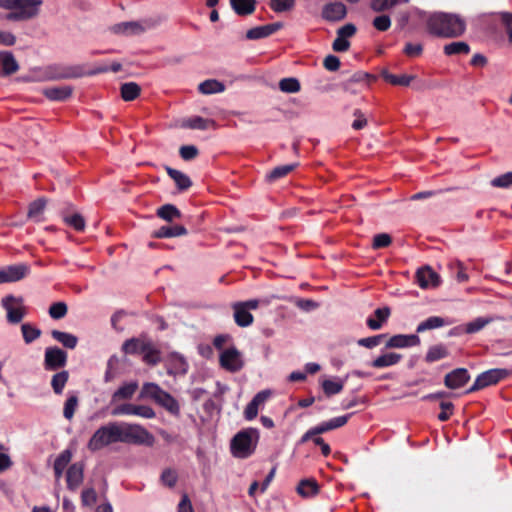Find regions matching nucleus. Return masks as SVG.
Listing matches in <instances>:
<instances>
[{"label":"nucleus","mask_w":512,"mask_h":512,"mask_svg":"<svg viewBox=\"0 0 512 512\" xmlns=\"http://www.w3.org/2000/svg\"><path fill=\"white\" fill-rule=\"evenodd\" d=\"M428 31L442 38H455L461 36L466 29L465 21L457 14L434 13L427 19Z\"/></svg>","instance_id":"f257e3e1"},{"label":"nucleus","mask_w":512,"mask_h":512,"mask_svg":"<svg viewBox=\"0 0 512 512\" xmlns=\"http://www.w3.org/2000/svg\"><path fill=\"white\" fill-rule=\"evenodd\" d=\"M42 0H0V8L9 10L8 21H28L38 16Z\"/></svg>","instance_id":"f03ea898"},{"label":"nucleus","mask_w":512,"mask_h":512,"mask_svg":"<svg viewBox=\"0 0 512 512\" xmlns=\"http://www.w3.org/2000/svg\"><path fill=\"white\" fill-rule=\"evenodd\" d=\"M139 399H151L159 406L166 409L173 415L180 413V406L178 401L168 392L164 391L158 384L153 382L144 383Z\"/></svg>","instance_id":"7ed1b4c3"},{"label":"nucleus","mask_w":512,"mask_h":512,"mask_svg":"<svg viewBox=\"0 0 512 512\" xmlns=\"http://www.w3.org/2000/svg\"><path fill=\"white\" fill-rule=\"evenodd\" d=\"M119 442L135 445L152 446L155 442L154 436L142 425L134 423H118Z\"/></svg>","instance_id":"20e7f679"},{"label":"nucleus","mask_w":512,"mask_h":512,"mask_svg":"<svg viewBox=\"0 0 512 512\" xmlns=\"http://www.w3.org/2000/svg\"><path fill=\"white\" fill-rule=\"evenodd\" d=\"M259 438L256 429H247L237 433L231 441V452L237 458H247L253 454Z\"/></svg>","instance_id":"39448f33"},{"label":"nucleus","mask_w":512,"mask_h":512,"mask_svg":"<svg viewBox=\"0 0 512 512\" xmlns=\"http://www.w3.org/2000/svg\"><path fill=\"white\" fill-rule=\"evenodd\" d=\"M119 428L117 422H110L99 427L91 436L87 443V448L91 452H96L104 447L119 442Z\"/></svg>","instance_id":"423d86ee"},{"label":"nucleus","mask_w":512,"mask_h":512,"mask_svg":"<svg viewBox=\"0 0 512 512\" xmlns=\"http://www.w3.org/2000/svg\"><path fill=\"white\" fill-rule=\"evenodd\" d=\"M509 371L506 369L494 368L487 370L476 378L474 384L470 387L469 392H474L485 387L497 384L500 380L506 378Z\"/></svg>","instance_id":"0eeeda50"},{"label":"nucleus","mask_w":512,"mask_h":512,"mask_svg":"<svg viewBox=\"0 0 512 512\" xmlns=\"http://www.w3.org/2000/svg\"><path fill=\"white\" fill-rule=\"evenodd\" d=\"M219 362L223 369L232 373L240 371L244 366L242 354L234 346L222 350Z\"/></svg>","instance_id":"6e6552de"},{"label":"nucleus","mask_w":512,"mask_h":512,"mask_svg":"<svg viewBox=\"0 0 512 512\" xmlns=\"http://www.w3.org/2000/svg\"><path fill=\"white\" fill-rule=\"evenodd\" d=\"M23 298L7 295L2 299V306L7 312V320L12 324L21 322L24 317Z\"/></svg>","instance_id":"1a4fd4ad"},{"label":"nucleus","mask_w":512,"mask_h":512,"mask_svg":"<svg viewBox=\"0 0 512 512\" xmlns=\"http://www.w3.org/2000/svg\"><path fill=\"white\" fill-rule=\"evenodd\" d=\"M67 358V353L59 347H47L44 354V369L47 371L61 369L66 365Z\"/></svg>","instance_id":"9d476101"},{"label":"nucleus","mask_w":512,"mask_h":512,"mask_svg":"<svg viewBox=\"0 0 512 512\" xmlns=\"http://www.w3.org/2000/svg\"><path fill=\"white\" fill-rule=\"evenodd\" d=\"M30 273V265L18 263L9 265L0 270V284L18 282L26 278Z\"/></svg>","instance_id":"9b49d317"},{"label":"nucleus","mask_w":512,"mask_h":512,"mask_svg":"<svg viewBox=\"0 0 512 512\" xmlns=\"http://www.w3.org/2000/svg\"><path fill=\"white\" fill-rule=\"evenodd\" d=\"M112 415H135L145 419H153L156 416L155 411L146 405H136L132 403H124L112 410Z\"/></svg>","instance_id":"f8f14e48"},{"label":"nucleus","mask_w":512,"mask_h":512,"mask_svg":"<svg viewBox=\"0 0 512 512\" xmlns=\"http://www.w3.org/2000/svg\"><path fill=\"white\" fill-rule=\"evenodd\" d=\"M416 282L422 289L436 288L441 284V278L431 267L419 268L416 272Z\"/></svg>","instance_id":"ddd939ff"},{"label":"nucleus","mask_w":512,"mask_h":512,"mask_svg":"<svg viewBox=\"0 0 512 512\" xmlns=\"http://www.w3.org/2000/svg\"><path fill=\"white\" fill-rule=\"evenodd\" d=\"M84 465L80 462L73 463L66 472L67 488L75 491L83 482Z\"/></svg>","instance_id":"4468645a"},{"label":"nucleus","mask_w":512,"mask_h":512,"mask_svg":"<svg viewBox=\"0 0 512 512\" xmlns=\"http://www.w3.org/2000/svg\"><path fill=\"white\" fill-rule=\"evenodd\" d=\"M470 379V375L465 368H457L448 373L444 378V384L447 388L458 389L464 386Z\"/></svg>","instance_id":"2eb2a0df"},{"label":"nucleus","mask_w":512,"mask_h":512,"mask_svg":"<svg viewBox=\"0 0 512 512\" xmlns=\"http://www.w3.org/2000/svg\"><path fill=\"white\" fill-rule=\"evenodd\" d=\"M283 27V23L281 22H275L263 26H257L254 28L249 29L246 32V38L249 40H258L262 38H266L278 30H280Z\"/></svg>","instance_id":"dca6fc26"},{"label":"nucleus","mask_w":512,"mask_h":512,"mask_svg":"<svg viewBox=\"0 0 512 512\" xmlns=\"http://www.w3.org/2000/svg\"><path fill=\"white\" fill-rule=\"evenodd\" d=\"M346 6L341 2L328 3L323 7L322 17L327 21H340L345 18Z\"/></svg>","instance_id":"f3484780"},{"label":"nucleus","mask_w":512,"mask_h":512,"mask_svg":"<svg viewBox=\"0 0 512 512\" xmlns=\"http://www.w3.org/2000/svg\"><path fill=\"white\" fill-rule=\"evenodd\" d=\"M420 344V338L416 334H398L392 336L386 343V348H406Z\"/></svg>","instance_id":"a211bd4d"},{"label":"nucleus","mask_w":512,"mask_h":512,"mask_svg":"<svg viewBox=\"0 0 512 512\" xmlns=\"http://www.w3.org/2000/svg\"><path fill=\"white\" fill-rule=\"evenodd\" d=\"M149 340L150 339H148L146 336L127 339L122 344V351L129 355L142 354L143 350L147 348V343Z\"/></svg>","instance_id":"6ab92c4d"},{"label":"nucleus","mask_w":512,"mask_h":512,"mask_svg":"<svg viewBox=\"0 0 512 512\" xmlns=\"http://www.w3.org/2000/svg\"><path fill=\"white\" fill-rule=\"evenodd\" d=\"M111 30L115 34L130 36L143 33L145 28L138 21H128L115 24Z\"/></svg>","instance_id":"aec40b11"},{"label":"nucleus","mask_w":512,"mask_h":512,"mask_svg":"<svg viewBox=\"0 0 512 512\" xmlns=\"http://www.w3.org/2000/svg\"><path fill=\"white\" fill-rule=\"evenodd\" d=\"M73 88L68 85L47 87L43 95L51 101H65L72 95Z\"/></svg>","instance_id":"412c9836"},{"label":"nucleus","mask_w":512,"mask_h":512,"mask_svg":"<svg viewBox=\"0 0 512 512\" xmlns=\"http://www.w3.org/2000/svg\"><path fill=\"white\" fill-rule=\"evenodd\" d=\"M454 321L450 318H443L440 316H431L420 322L416 328L417 333H422L427 330L441 328L453 324Z\"/></svg>","instance_id":"4be33fe9"},{"label":"nucleus","mask_w":512,"mask_h":512,"mask_svg":"<svg viewBox=\"0 0 512 512\" xmlns=\"http://www.w3.org/2000/svg\"><path fill=\"white\" fill-rule=\"evenodd\" d=\"M390 308L383 307L374 311V316L367 318L366 324L371 330H379L390 316Z\"/></svg>","instance_id":"5701e85b"},{"label":"nucleus","mask_w":512,"mask_h":512,"mask_svg":"<svg viewBox=\"0 0 512 512\" xmlns=\"http://www.w3.org/2000/svg\"><path fill=\"white\" fill-rule=\"evenodd\" d=\"M235 323L240 327H248L253 323V315L239 302L232 305Z\"/></svg>","instance_id":"b1692460"},{"label":"nucleus","mask_w":512,"mask_h":512,"mask_svg":"<svg viewBox=\"0 0 512 512\" xmlns=\"http://www.w3.org/2000/svg\"><path fill=\"white\" fill-rule=\"evenodd\" d=\"M402 355L395 352L383 353L371 362V366L377 369L391 367L398 364Z\"/></svg>","instance_id":"393cba45"},{"label":"nucleus","mask_w":512,"mask_h":512,"mask_svg":"<svg viewBox=\"0 0 512 512\" xmlns=\"http://www.w3.org/2000/svg\"><path fill=\"white\" fill-rule=\"evenodd\" d=\"M351 416L352 413L343 416H338L328 421L322 422L319 425L315 426V432L320 435L327 431L342 427L348 422Z\"/></svg>","instance_id":"a878e982"},{"label":"nucleus","mask_w":512,"mask_h":512,"mask_svg":"<svg viewBox=\"0 0 512 512\" xmlns=\"http://www.w3.org/2000/svg\"><path fill=\"white\" fill-rule=\"evenodd\" d=\"M19 69V65L10 52L0 53V74L11 75Z\"/></svg>","instance_id":"bb28decb"},{"label":"nucleus","mask_w":512,"mask_h":512,"mask_svg":"<svg viewBox=\"0 0 512 512\" xmlns=\"http://www.w3.org/2000/svg\"><path fill=\"white\" fill-rule=\"evenodd\" d=\"M138 389L136 381L124 383L112 395V402L130 400Z\"/></svg>","instance_id":"cd10ccee"},{"label":"nucleus","mask_w":512,"mask_h":512,"mask_svg":"<svg viewBox=\"0 0 512 512\" xmlns=\"http://www.w3.org/2000/svg\"><path fill=\"white\" fill-rule=\"evenodd\" d=\"M233 11L239 16L252 14L256 9V0H230Z\"/></svg>","instance_id":"c85d7f7f"},{"label":"nucleus","mask_w":512,"mask_h":512,"mask_svg":"<svg viewBox=\"0 0 512 512\" xmlns=\"http://www.w3.org/2000/svg\"><path fill=\"white\" fill-rule=\"evenodd\" d=\"M187 234V229L182 225L162 226L153 234L155 238H171Z\"/></svg>","instance_id":"c756f323"},{"label":"nucleus","mask_w":512,"mask_h":512,"mask_svg":"<svg viewBox=\"0 0 512 512\" xmlns=\"http://www.w3.org/2000/svg\"><path fill=\"white\" fill-rule=\"evenodd\" d=\"M46 207V199L38 198L29 205L28 218L35 221L41 222L44 220L43 213Z\"/></svg>","instance_id":"7c9ffc66"},{"label":"nucleus","mask_w":512,"mask_h":512,"mask_svg":"<svg viewBox=\"0 0 512 512\" xmlns=\"http://www.w3.org/2000/svg\"><path fill=\"white\" fill-rule=\"evenodd\" d=\"M504 318L501 316H493V317H478L473 321L469 322L465 326V332L468 334L476 333L482 330L486 325L490 324L496 320H503Z\"/></svg>","instance_id":"2f4dec72"},{"label":"nucleus","mask_w":512,"mask_h":512,"mask_svg":"<svg viewBox=\"0 0 512 512\" xmlns=\"http://www.w3.org/2000/svg\"><path fill=\"white\" fill-rule=\"evenodd\" d=\"M166 171L167 174L174 180L179 190H187L191 187L192 182L190 178L183 172L171 167H166Z\"/></svg>","instance_id":"473e14b6"},{"label":"nucleus","mask_w":512,"mask_h":512,"mask_svg":"<svg viewBox=\"0 0 512 512\" xmlns=\"http://www.w3.org/2000/svg\"><path fill=\"white\" fill-rule=\"evenodd\" d=\"M198 90L205 95L216 94L223 92L225 85L216 79H208L199 84Z\"/></svg>","instance_id":"72a5a7b5"},{"label":"nucleus","mask_w":512,"mask_h":512,"mask_svg":"<svg viewBox=\"0 0 512 512\" xmlns=\"http://www.w3.org/2000/svg\"><path fill=\"white\" fill-rule=\"evenodd\" d=\"M52 337L61 343L65 348L68 349H74L77 346L78 338L67 332L59 331V330H52L51 332Z\"/></svg>","instance_id":"f704fd0d"},{"label":"nucleus","mask_w":512,"mask_h":512,"mask_svg":"<svg viewBox=\"0 0 512 512\" xmlns=\"http://www.w3.org/2000/svg\"><path fill=\"white\" fill-rule=\"evenodd\" d=\"M141 92V87L135 82L123 83L120 87L121 97L124 101L135 100Z\"/></svg>","instance_id":"c9c22d12"},{"label":"nucleus","mask_w":512,"mask_h":512,"mask_svg":"<svg viewBox=\"0 0 512 512\" xmlns=\"http://www.w3.org/2000/svg\"><path fill=\"white\" fill-rule=\"evenodd\" d=\"M143 361L148 365H156L161 361L160 351L154 346L153 342L149 340L147 348L143 350Z\"/></svg>","instance_id":"e433bc0d"},{"label":"nucleus","mask_w":512,"mask_h":512,"mask_svg":"<svg viewBox=\"0 0 512 512\" xmlns=\"http://www.w3.org/2000/svg\"><path fill=\"white\" fill-rule=\"evenodd\" d=\"M69 379V373L66 370L60 371L52 376L51 387L55 394H62L65 385Z\"/></svg>","instance_id":"4c0bfd02"},{"label":"nucleus","mask_w":512,"mask_h":512,"mask_svg":"<svg viewBox=\"0 0 512 512\" xmlns=\"http://www.w3.org/2000/svg\"><path fill=\"white\" fill-rule=\"evenodd\" d=\"M448 356V350L443 344L431 346L425 356V361L432 363Z\"/></svg>","instance_id":"58836bf2"},{"label":"nucleus","mask_w":512,"mask_h":512,"mask_svg":"<svg viewBox=\"0 0 512 512\" xmlns=\"http://www.w3.org/2000/svg\"><path fill=\"white\" fill-rule=\"evenodd\" d=\"M215 122L211 119H205L200 116H194L187 119L183 126L190 129L206 130L211 126H214Z\"/></svg>","instance_id":"ea45409f"},{"label":"nucleus","mask_w":512,"mask_h":512,"mask_svg":"<svg viewBox=\"0 0 512 512\" xmlns=\"http://www.w3.org/2000/svg\"><path fill=\"white\" fill-rule=\"evenodd\" d=\"M382 76L385 81L392 85H398V86H409L412 80L414 79V76L407 75V74H401V75H395L391 74L388 71H384L382 73Z\"/></svg>","instance_id":"a19ab883"},{"label":"nucleus","mask_w":512,"mask_h":512,"mask_svg":"<svg viewBox=\"0 0 512 512\" xmlns=\"http://www.w3.org/2000/svg\"><path fill=\"white\" fill-rule=\"evenodd\" d=\"M157 216L165 221L172 222L174 219L181 217V212L176 206L165 204L157 210Z\"/></svg>","instance_id":"79ce46f5"},{"label":"nucleus","mask_w":512,"mask_h":512,"mask_svg":"<svg viewBox=\"0 0 512 512\" xmlns=\"http://www.w3.org/2000/svg\"><path fill=\"white\" fill-rule=\"evenodd\" d=\"M297 492L303 497H310L318 492V484L315 480L304 479L297 486Z\"/></svg>","instance_id":"37998d69"},{"label":"nucleus","mask_w":512,"mask_h":512,"mask_svg":"<svg viewBox=\"0 0 512 512\" xmlns=\"http://www.w3.org/2000/svg\"><path fill=\"white\" fill-rule=\"evenodd\" d=\"M296 166H297V164H287V165L277 166L266 175V179L269 182H274V181L288 175Z\"/></svg>","instance_id":"c03bdc74"},{"label":"nucleus","mask_w":512,"mask_h":512,"mask_svg":"<svg viewBox=\"0 0 512 512\" xmlns=\"http://www.w3.org/2000/svg\"><path fill=\"white\" fill-rule=\"evenodd\" d=\"M344 382L342 380L326 379L322 382V389L326 396L336 395L343 390Z\"/></svg>","instance_id":"a18cd8bd"},{"label":"nucleus","mask_w":512,"mask_h":512,"mask_svg":"<svg viewBox=\"0 0 512 512\" xmlns=\"http://www.w3.org/2000/svg\"><path fill=\"white\" fill-rule=\"evenodd\" d=\"M170 363L175 373L185 374L188 371V363L186 359L179 353H172L170 355Z\"/></svg>","instance_id":"49530a36"},{"label":"nucleus","mask_w":512,"mask_h":512,"mask_svg":"<svg viewBox=\"0 0 512 512\" xmlns=\"http://www.w3.org/2000/svg\"><path fill=\"white\" fill-rule=\"evenodd\" d=\"M470 52V47L466 42H452L446 44L444 46V53L446 55H456V54H468Z\"/></svg>","instance_id":"de8ad7c7"},{"label":"nucleus","mask_w":512,"mask_h":512,"mask_svg":"<svg viewBox=\"0 0 512 512\" xmlns=\"http://www.w3.org/2000/svg\"><path fill=\"white\" fill-rule=\"evenodd\" d=\"M279 88L282 92L296 93L300 91V82L296 78H283L279 82Z\"/></svg>","instance_id":"09e8293b"},{"label":"nucleus","mask_w":512,"mask_h":512,"mask_svg":"<svg viewBox=\"0 0 512 512\" xmlns=\"http://www.w3.org/2000/svg\"><path fill=\"white\" fill-rule=\"evenodd\" d=\"M63 220L67 225L73 227L77 231H83L85 228V220L79 213L63 215Z\"/></svg>","instance_id":"8fccbe9b"},{"label":"nucleus","mask_w":512,"mask_h":512,"mask_svg":"<svg viewBox=\"0 0 512 512\" xmlns=\"http://www.w3.org/2000/svg\"><path fill=\"white\" fill-rule=\"evenodd\" d=\"M78 407V397L76 395H70L64 403L63 416L67 420H71Z\"/></svg>","instance_id":"3c124183"},{"label":"nucleus","mask_w":512,"mask_h":512,"mask_svg":"<svg viewBox=\"0 0 512 512\" xmlns=\"http://www.w3.org/2000/svg\"><path fill=\"white\" fill-rule=\"evenodd\" d=\"M178 480V474L176 470L171 468H166L162 471L160 476V481L163 485L173 488Z\"/></svg>","instance_id":"603ef678"},{"label":"nucleus","mask_w":512,"mask_h":512,"mask_svg":"<svg viewBox=\"0 0 512 512\" xmlns=\"http://www.w3.org/2000/svg\"><path fill=\"white\" fill-rule=\"evenodd\" d=\"M270 8L276 13L290 11L295 6V0H270Z\"/></svg>","instance_id":"864d4df0"},{"label":"nucleus","mask_w":512,"mask_h":512,"mask_svg":"<svg viewBox=\"0 0 512 512\" xmlns=\"http://www.w3.org/2000/svg\"><path fill=\"white\" fill-rule=\"evenodd\" d=\"M68 311L67 305L64 302H55L49 308V315L55 320L62 319L66 316Z\"/></svg>","instance_id":"5fc2aeb1"},{"label":"nucleus","mask_w":512,"mask_h":512,"mask_svg":"<svg viewBox=\"0 0 512 512\" xmlns=\"http://www.w3.org/2000/svg\"><path fill=\"white\" fill-rule=\"evenodd\" d=\"M21 331L23 334L24 341L27 344H30L31 342L39 338L41 335V331L39 329L34 328L27 323L21 326Z\"/></svg>","instance_id":"6e6d98bb"},{"label":"nucleus","mask_w":512,"mask_h":512,"mask_svg":"<svg viewBox=\"0 0 512 512\" xmlns=\"http://www.w3.org/2000/svg\"><path fill=\"white\" fill-rule=\"evenodd\" d=\"M491 185L497 188H508L512 185V171L499 175L491 180Z\"/></svg>","instance_id":"4d7b16f0"},{"label":"nucleus","mask_w":512,"mask_h":512,"mask_svg":"<svg viewBox=\"0 0 512 512\" xmlns=\"http://www.w3.org/2000/svg\"><path fill=\"white\" fill-rule=\"evenodd\" d=\"M384 337H385L384 334H380V335H375V336H371V337L361 338L357 341V343L359 346H362V347H365L368 349H372V348L378 346Z\"/></svg>","instance_id":"13d9d810"},{"label":"nucleus","mask_w":512,"mask_h":512,"mask_svg":"<svg viewBox=\"0 0 512 512\" xmlns=\"http://www.w3.org/2000/svg\"><path fill=\"white\" fill-rule=\"evenodd\" d=\"M373 26L378 31L384 32L387 31L391 26V19L388 15H379L374 18Z\"/></svg>","instance_id":"bf43d9fd"},{"label":"nucleus","mask_w":512,"mask_h":512,"mask_svg":"<svg viewBox=\"0 0 512 512\" xmlns=\"http://www.w3.org/2000/svg\"><path fill=\"white\" fill-rule=\"evenodd\" d=\"M72 459V453L70 450L66 449V450H63L58 456L57 458L55 459L54 461V467H58V468H61L63 470H65V468L67 467V465L69 464V462L71 461Z\"/></svg>","instance_id":"052dcab7"},{"label":"nucleus","mask_w":512,"mask_h":512,"mask_svg":"<svg viewBox=\"0 0 512 512\" xmlns=\"http://www.w3.org/2000/svg\"><path fill=\"white\" fill-rule=\"evenodd\" d=\"M97 499L96 492L93 488H87L82 491L81 501L84 506H92Z\"/></svg>","instance_id":"680f3d73"},{"label":"nucleus","mask_w":512,"mask_h":512,"mask_svg":"<svg viewBox=\"0 0 512 512\" xmlns=\"http://www.w3.org/2000/svg\"><path fill=\"white\" fill-rule=\"evenodd\" d=\"M180 156L183 160H192L198 155V149L194 145L182 146L179 150Z\"/></svg>","instance_id":"e2e57ef3"},{"label":"nucleus","mask_w":512,"mask_h":512,"mask_svg":"<svg viewBox=\"0 0 512 512\" xmlns=\"http://www.w3.org/2000/svg\"><path fill=\"white\" fill-rule=\"evenodd\" d=\"M390 243H391V237L389 234H386V233L377 234L373 238V248L374 249L387 247L388 245H390Z\"/></svg>","instance_id":"0e129e2a"},{"label":"nucleus","mask_w":512,"mask_h":512,"mask_svg":"<svg viewBox=\"0 0 512 512\" xmlns=\"http://www.w3.org/2000/svg\"><path fill=\"white\" fill-rule=\"evenodd\" d=\"M453 407L451 402H441L440 408L442 411L439 413L438 419L442 422L447 421L452 415Z\"/></svg>","instance_id":"69168bd1"},{"label":"nucleus","mask_w":512,"mask_h":512,"mask_svg":"<svg viewBox=\"0 0 512 512\" xmlns=\"http://www.w3.org/2000/svg\"><path fill=\"white\" fill-rule=\"evenodd\" d=\"M323 65L328 71H336L340 67V60L334 55H328L325 57Z\"/></svg>","instance_id":"338daca9"},{"label":"nucleus","mask_w":512,"mask_h":512,"mask_svg":"<svg viewBox=\"0 0 512 512\" xmlns=\"http://www.w3.org/2000/svg\"><path fill=\"white\" fill-rule=\"evenodd\" d=\"M356 33V27L354 24L348 23L342 26L337 30V35L341 38H345L348 40V38L352 37Z\"/></svg>","instance_id":"774afa93"}]
</instances>
